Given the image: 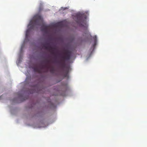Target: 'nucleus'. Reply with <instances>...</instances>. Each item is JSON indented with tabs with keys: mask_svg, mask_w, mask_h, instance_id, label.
Masks as SVG:
<instances>
[{
	"mask_svg": "<svg viewBox=\"0 0 147 147\" xmlns=\"http://www.w3.org/2000/svg\"><path fill=\"white\" fill-rule=\"evenodd\" d=\"M76 22L79 24L83 23L85 20L86 19L87 16L85 14H78L76 16Z\"/></svg>",
	"mask_w": 147,
	"mask_h": 147,
	"instance_id": "nucleus-4",
	"label": "nucleus"
},
{
	"mask_svg": "<svg viewBox=\"0 0 147 147\" xmlns=\"http://www.w3.org/2000/svg\"><path fill=\"white\" fill-rule=\"evenodd\" d=\"M64 55L61 57V66L62 68H65V72L66 73L65 75V77H66L69 71V67L66 66L65 64V61L70 60L71 57V52L68 50H64L63 53Z\"/></svg>",
	"mask_w": 147,
	"mask_h": 147,
	"instance_id": "nucleus-1",
	"label": "nucleus"
},
{
	"mask_svg": "<svg viewBox=\"0 0 147 147\" xmlns=\"http://www.w3.org/2000/svg\"><path fill=\"white\" fill-rule=\"evenodd\" d=\"M42 22V20L41 16L38 15H35L31 20L29 25L30 27L29 29L26 31V36L27 37L29 36L30 29H34L35 26L37 25H40Z\"/></svg>",
	"mask_w": 147,
	"mask_h": 147,
	"instance_id": "nucleus-2",
	"label": "nucleus"
},
{
	"mask_svg": "<svg viewBox=\"0 0 147 147\" xmlns=\"http://www.w3.org/2000/svg\"><path fill=\"white\" fill-rule=\"evenodd\" d=\"M96 36H95L93 37V39L94 41V44L93 45V47H94L95 46L96 44Z\"/></svg>",
	"mask_w": 147,
	"mask_h": 147,
	"instance_id": "nucleus-7",
	"label": "nucleus"
},
{
	"mask_svg": "<svg viewBox=\"0 0 147 147\" xmlns=\"http://www.w3.org/2000/svg\"><path fill=\"white\" fill-rule=\"evenodd\" d=\"M62 9L63 10H64L65 9H64V8H62Z\"/></svg>",
	"mask_w": 147,
	"mask_h": 147,
	"instance_id": "nucleus-9",
	"label": "nucleus"
},
{
	"mask_svg": "<svg viewBox=\"0 0 147 147\" xmlns=\"http://www.w3.org/2000/svg\"><path fill=\"white\" fill-rule=\"evenodd\" d=\"M57 26L61 27L62 26V23L61 22H59L56 24Z\"/></svg>",
	"mask_w": 147,
	"mask_h": 147,
	"instance_id": "nucleus-8",
	"label": "nucleus"
},
{
	"mask_svg": "<svg viewBox=\"0 0 147 147\" xmlns=\"http://www.w3.org/2000/svg\"><path fill=\"white\" fill-rule=\"evenodd\" d=\"M40 16H41V17L42 18V23H41V25H40V26L42 25V27H41V30L42 31H43V32H47V31H48V27L47 26L44 25L42 24H43L42 18V17Z\"/></svg>",
	"mask_w": 147,
	"mask_h": 147,
	"instance_id": "nucleus-6",
	"label": "nucleus"
},
{
	"mask_svg": "<svg viewBox=\"0 0 147 147\" xmlns=\"http://www.w3.org/2000/svg\"><path fill=\"white\" fill-rule=\"evenodd\" d=\"M46 65H43L42 67H35L34 68V70L35 71L39 73H41L42 72V69L44 67H46L49 69H50V71L51 73H53L54 71V69L53 67H51L49 65L51 63V60L48 59H46L45 61Z\"/></svg>",
	"mask_w": 147,
	"mask_h": 147,
	"instance_id": "nucleus-3",
	"label": "nucleus"
},
{
	"mask_svg": "<svg viewBox=\"0 0 147 147\" xmlns=\"http://www.w3.org/2000/svg\"><path fill=\"white\" fill-rule=\"evenodd\" d=\"M43 47L45 48V49L48 50L50 51L52 54H54L53 52L54 50L55 49V48L52 47L50 45L49 43H46L44 44L43 45Z\"/></svg>",
	"mask_w": 147,
	"mask_h": 147,
	"instance_id": "nucleus-5",
	"label": "nucleus"
}]
</instances>
